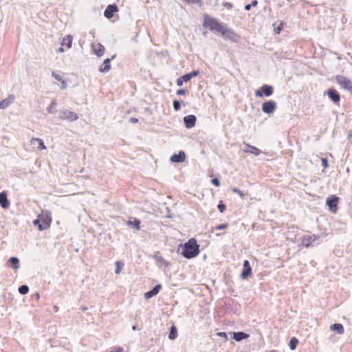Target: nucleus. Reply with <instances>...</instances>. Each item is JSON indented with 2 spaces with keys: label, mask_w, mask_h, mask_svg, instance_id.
<instances>
[{
  "label": "nucleus",
  "mask_w": 352,
  "mask_h": 352,
  "mask_svg": "<svg viewBox=\"0 0 352 352\" xmlns=\"http://www.w3.org/2000/svg\"><path fill=\"white\" fill-rule=\"evenodd\" d=\"M30 142L32 144L34 145H36V144H37V148L40 151L46 148V146H45L44 142L41 139L33 138L31 139Z\"/></svg>",
  "instance_id": "nucleus-20"
},
{
  "label": "nucleus",
  "mask_w": 352,
  "mask_h": 352,
  "mask_svg": "<svg viewBox=\"0 0 352 352\" xmlns=\"http://www.w3.org/2000/svg\"><path fill=\"white\" fill-rule=\"evenodd\" d=\"M182 255L186 258H192L199 253V245L195 238L190 239L184 245L182 246Z\"/></svg>",
  "instance_id": "nucleus-1"
},
{
  "label": "nucleus",
  "mask_w": 352,
  "mask_h": 352,
  "mask_svg": "<svg viewBox=\"0 0 352 352\" xmlns=\"http://www.w3.org/2000/svg\"><path fill=\"white\" fill-rule=\"evenodd\" d=\"M199 74L198 71H193L190 73L186 74L181 77L183 82H188L192 78L197 76Z\"/></svg>",
  "instance_id": "nucleus-23"
},
{
  "label": "nucleus",
  "mask_w": 352,
  "mask_h": 352,
  "mask_svg": "<svg viewBox=\"0 0 352 352\" xmlns=\"http://www.w3.org/2000/svg\"><path fill=\"white\" fill-rule=\"evenodd\" d=\"M91 48L94 54L98 57H101L105 52L104 47L100 43L94 42L91 45Z\"/></svg>",
  "instance_id": "nucleus-7"
},
{
  "label": "nucleus",
  "mask_w": 352,
  "mask_h": 352,
  "mask_svg": "<svg viewBox=\"0 0 352 352\" xmlns=\"http://www.w3.org/2000/svg\"><path fill=\"white\" fill-rule=\"evenodd\" d=\"M161 289V285H156L152 290L147 292L144 294V298L146 299H149L153 296L157 295Z\"/></svg>",
  "instance_id": "nucleus-18"
},
{
  "label": "nucleus",
  "mask_w": 352,
  "mask_h": 352,
  "mask_svg": "<svg viewBox=\"0 0 352 352\" xmlns=\"http://www.w3.org/2000/svg\"><path fill=\"white\" fill-rule=\"evenodd\" d=\"M116 274H118L120 273L122 267L124 266V263L121 261H116Z\"/></svg>",
  "instance_id": "nucleus-31"
},
{
  "label": "nucleus",
  "mask_w": 352,
  "mask_h": 352,
  "mask_svg": "<svg viewBox=\"0 0 352 352\" xmlns=\"http://www.w3.org/2000/svg\"><path fill=\"white\" fill-rule=\"evenodd\" d=\"M52 218L48 211H43L37 216V219L33 221V224L38 227L40 231L48 229L52 223Z\"/></svg>",
  "instance_id": "nucleus-2"
},
{
  "label": "nucleus",
  "mask_w": 352,
  "mask_h": 352,
  "mask_svg": "<svg viewBox=\"0 0 352 352\" xmlns=\"http://www.w3.org/2000/svg\"><path fill=\"white\" fill-rule=\"evenodd\" d=\"M212 184L217 187H219L220 186V182L217 178L212 179L211 181Z\"/></svg>",
  "instance_id": "nucleus-38"
},
{
  "label": "nucleus",
  "mask_w": 352,
  "mask_h": 352,
  "mask_svg": "<svg viewBox=\"0 0 352 352\" xmlns=\"http://www.w3.org/2000/svg\"><path fill=\"white\" fill-rule=\"evenodd\" d=\"M217 334H218V336H219L224 337V338H227V335H226V333H224V332H219V333H218Z\"/></svg>",
  "instance_id": "nucleus-42"
},
{
  "label": "nucleus",
  "mask_w": 352,
  "mask_h": 352,
  "mask_svg": "<svg viewBox=\"0 0 352 352\" xmlns=\"http://www.w3.org/2000/svg\"><path fill=\"white\" fill-rule=\"evenodd\" d=\"M274 91L273 87L267 85H264L261 87V89H257L255 91L256 97L261 98L263 96H270L272 95Z\"/></svg>",
  "instance_id": "nucleus-5"
},
{
  "label": "nucleus",
  "mask_w": 352,
  "mask_h": 352,
  "mask_svg": "<svg viewBox=\"0 0 352 352\" xmlns=\"http://www.w3.org/2000/svg\"><path fill=\"white\" fill-rule=\"evenodd\" d=\"M224 6L227 7L228 8H232V4L230 3H225Z\"/></svg>",
  "instance_id": "nucleus-44"
},
{
  "label": "nucleus",
  "mask_w": 352,
  "mask_h": 352,
  "mask_svg": "<svg viewBox=\"0 0 352 352\" xmlns=\"http://www.w3.org/2000/svg\"><path fill=\"white\" fill-rule=\"evenodd\" d=\"M55 104H56L55 100H53V101L52 102L51 106H52V107H53V106H54Z\"/></svg>",
  "instance_id": "nucleus-49"
},
{
  "label": "nucleus",
  "mask_w": 352,
  "mask_h": 352,
  "mask_svg": "<svg viewBox=\"0 0 352 352\" xmlns=\"http://www.w3.org/2000/svg\"><path fill=\"white\" fill-rule=\"evenodd\" d=\"M130 121L132 122V123H137L138 122V118H131L130 119Z\"/></svg>",
  "instance_id": "nucleus-43"
},
{
  "label": "nucleus",
  "mask_w": 352,
  "mask_h": 352,
  "mask_svg": "<svg viewBox=\"0 0 352 352\" xmlns=\"http://www.w3.org/2000/svg\"><path fill=\"white\" fill-rule=\"evenodd\" d=\"M115 57L116 55L112 56L111 59H113ZM110 62L111 58H106L103 62V65L99 68L100 72L106 73L109 72L111 67Z\"/></svg>",
  "instance_id": "nucleus-13"
},
{
  "label": "nucleus",
  "mask_w": 352,
  "mask_h": 352,
  "mask_svg": "<svg viewBox=\"0 0 352 352\" xmlns=\"http://www.w3.org/2000/svg\"><path fill=\"white\" fill-rule=\"evenodd\" d=\"M336 79L338 83L345 89H347L352 92V82L350 79L343 76H337Z\"/></svg>",
  "instance_id": "nucleus-6"
},
{
  "label": "nucleus",
  "mask_w": 352,
  "mask_h": 352,
  "mask_svg": "<svg viewBox=\"0 0 352 352\" xmlns=\"http://www.w3.org/2000/svg\"><path fill=\"white\" fill-rule=\"evenodd\" d=\"M258 4V1L256 0H254L250 4L252 6H256Z\"/></svg>",
  "instance_id": "nucleus-45"
},
{
  "label": "nucleus",
  "mask_w": 352,
  "mask_h": 352,
  "mask_svg": "<svg viewBox=\"0 0 352 352\" xmlns=\"http://www.w3.org/2000/svg\"><path fill=\"white\" fill-rule=\"evenodd\" d=\"M349 138H351V137H352V133H350V134L349 135Z\"/></svg>",
  "instance_id": "nucleus-52"
},
{
  "label": "nucleus",
  "mask_w": 352,
  "mask_h": 352,
  "mask_svg": "<svg viewBox=\"0 0 352 352\" xmlns=\"http://www.w3.org/2000/svg\"><path fill=\"white\" fill-rule=\"evenodd\" d=\"M186 3H198L199 6L202 5V0H184Z\"/></svg>",
  "instance_id": "nucleus-33"
},
{
  "label": "nucleus",
  "mask_w": 352,
  "mask_h": 352,
  "mask_svg": "<svg viewBox=\"0 0 352 352\" xmlns=\"http://www.w3.org/2000/svg\"><path fill=\"white\" fill-rule=\"evenodd\" d=\"M177 336V328L175 326H173L170 328V331L168 334V338L170 340H174Z\"/></svg>",
  "instance_id": "nucleus-29"
},
{
  "label": "nucleus",
  "mask_w": 352,
  "mask_h": 352,
  "mask_svg": "<svg viewBox=\"0 0 352 352\" xmlns=\"http://www.w3.org/2000/svg\"><path fill=\"white\" fill-rule=\"evenodd\" d=\"M173 107L176 111H179L180 109V103L177 100H174Z\"/></svg>",
  "instance_id": "nucleus-35"
},
{
  "label": "nucleus",
  "mask_w": 352,
  "mask_h": 352,
  "mask_svg": "<svg viewBox=\"0 0 352 352\" xmlns=\"http://www.w3.org/2000/svg\"><path fill=\"white\" fill-rule=\"evenodd\" d=\"M50 109H52V107L50 105V107L48 109V111L50 113L52 111Z\"/></svg>",
  "instance_id": "nucleus-50"
},
{
  "label": "nucleus",
  "mask_w": 352,
  "mask_h": 352,
  "mask_svg": "<svg viewBox=\"0 0 352 352\" xmlns=\"http://www.w3.org/2000/svg\"><path fill=\"white\" fill-rule=\"evenodd\" d=\"M58 52H60V53L63 52H64V49H63V47H60V48L58 49Z\"/></svg>",
  "instance_id": "nucleus-48"
},
{
  "label": "nucleus",
  "mask_w": 352,
  "mask_h": 352,
  "mask_svg": "<svg viewBox=\"0 0 352 352\" xmlns=\"http://www.w3.org/2000/svg\"><path fill=\"white\" fill-rule=\"evenodd\" d=\"M228 227V223H223V224H221V225L216 226L215 230H221V229H226Z\"/></svg>",
  "instance_id": "nucleus-37"
},
{
  "label": "nucleus",
  "mask_w": 352,
  "mask_h": 352,
  "mask_svg": "<svg viewBox=\"0 0 352 352\" xmlns=\"http://www.w3.org/2000/svg\"><path fill=\"white\" fill-rule=\"evenodd\" d=\"M248 337H249L248 334H247L244 332H241V331L234 333V334H233V338L236 341H241V340L248 338Z\"/></svg>",
  "instance_id": "nucleus-26"
},
{
  "label": "nucleus",
  "mask_w": 352,
  "mask_h": 352,
  "mask_svg": "<svg viewBox=\"0 0 352 352\" xmlns=\"http://www.w3.org/2000/svg\"><path fill=\"white\" fill-rule=\"evenodd\" d=\"M203 26L205 28H208L210 31L219 33L223 28V25L219 23L217 19L210 16L208 14H204Z\"/></svg>",
  "instance_id": "nucleus-3"
},
{
  "label": "nucleus",
  "mask_w": 352,
  "mask_h": 352,
  "mask_svg": "<svg viewBox=\"0 0 352 352\" xmlns=\"http://www.w3.org/2000/svg\"><path fill=\"white\" fill-rule=\"evenodd\" d=\"M9 261L14 269L17 270L19 268V261L16 257H11Z\"/></svg>",
  "instance_id": "nucleus-28"
},
{
  "label": "nucleus",
  "mask_w": 352,
  "mask_h": 352,
  "mask_svg": "<svg viewBox=\"0 0 352 352\" xmlns=\"http://www.w3.org/2000/svg\"><path fill=\"white\" fill-rule=\"evenodd\" d=\"M232 191L236 194H238L241 197H244V194L242 191H241L240 190L237 189V188H232Z\"/></svg>",
  "instance_id": "nucleus-36"
},
{
  "label": "nucleus",
  "mask_w": 352,
  "mask_h": 352,
  "mask_svg": "<svg viewBox=\"0 0 352 352\" xmlns=\"http://www.w3.org/2000/svg\"><path fill=\"white\" fill-rule=\"evenodd\" d=\"M331 331H337L340 334H342L344 331V327L342 324L336 323L330 327Z\"/></svg>",
  "instance_id": "nucleus-24"
},
{
  "label": "nucleus",
  "mask_w": 352,
  "mask_h": 352,
  "mask_svg": "<svg viewBox=\"0 0 352 352\" xmlns=\"http://www.w3.org/2000/svg\"><path fill=\"white\" fill-rule=\"evenodd\" d=\"M52 76L57 80L60 81L61 82V88L65 89L67 87V82L63 78V76L60 74H57L55 72H52Z\"/></svg>",
  "instance_id": "nucleus-22"
},
{
  "label": "nucleus",
  "mask_w": 352,
  "mask_h": 352,
  "mask_svg": "<svg viewBox=\"0 0 352 352\" xmlns=\"http://www.w3.org/2000/svg\"><path fill=\"white\" fill-rule=\"evenodd\" d=\"M251 7H252V6H251L250 4H248V5H246V6H245V9L246 10H250V8H251Z\"/></svg>",
  "instance_id": "nucleus-46"
},
{
  "label": "nucleus",
  "mask_w": 352,
  "mask_h": 352,
  "mask_svg": "<svg viewBox=\"0 0 352 352\" xmlns=\"http://www.w3.org/2000/svg\"><path fill=\"white\" fill-rule=\"evenodd\" d=\"M133 330H136V326H133Z\"/></svg>",
  "instance_id": "nucleus-51"
},
{
  "label": "nucleus",
  "mask_w": 352,
  "mask_h": 352,
  "mask_svg": "<svg viewBox=\"0 0 352 352\" xmlns=\"http://www.w3.org/2000/svg\"><path fill=\"white\" fill-rule=\"evenodd\" d=\"M219 33L225 38L230 39L232 41H234L235 38L237 37L236 34H235V32L232 30L229 29L225 26L223 27Z\"/></svg>",
  "instance_id": "nucleus-9"
},
{
  "label": "nucleus",
  "mask_w": 352,
  "mask_h": 352,
  "mask_svg": "<svg viewBox=\"0 0 352 352\" xmlns=\"http://www.w3.org/2000/svg\"><path fill=\"white\" fill-rule=\"evenodd\" d=\"M61 45L62 46L63 45H66V47L69 49L72 47V36H70V35H67L65 36L63 38V41H62V43H61Z\"/></svg>",
  "instance_id": "nucleus-25"
},
{
  "label": "nucleus",
  "mask_w": 352,
  "mask_h": 352,
  "mask_svg": "<svg viewBox=\"0 0 352 352\" xmlns=\"http://www.w3.org/2000/svg\"><path fill=\"white\" fill-rule=\"evenodd\" d=\"M243 267L244 270L241 273V278H246L249 275H250L252 272V267L250 265V263L248 260L244 261L243 262Z\"/></svg>",
  "instance_id": "nucleus-14"
},
{
  "label": "nucleus",
  "mask_w": 352,
  "mask_h": 352,
  "mask_svg": "<svg viewBox=\"0 0 352 352\" xmlns=\"http://www.w3.org/2000/svg\"><path fill=\"white\" fill-rule=\"evenodd\" d=\"M186 156L183 151H180L178 154H174L171 156L170 160L173 162H183L185 160Z\"/></svg>",
  "instance_id": "nucleus-17"
},
{
  "label": "nucleus",
  "mask_w": 352,
  "mask_h": 352,
  "mask_svg": "<svg viewBox=\"0 0 352 352\" xmlns=\"http://www.w3.org/2000/svg\"><path fill=\"white\" fill-rule=\"evenodd\" d=\"M140 223L141 222L139 219H134L133 221H129L127 224L128 225H134L136 227L137 230H139L140 229Z\"/></svg>",
  "instance_id": "nucleus-30"
},
{
  "label": "nucleus",
  "mask_w": 352,
  "mask_h": 352,
  "mask_svg": "<svg viewBox=\"0 0 352 352\" xmlns=\"http://www.w3.org/2000/svg\"><path fill=\"white\" fill-rule=\"evenodd\" d=\"M118 11V8L116 4L109 5L104 12V15L107 19H111L113 16L115 12Z\"/></svg>",
  "instance_id": "nucleus-10"
},
{
  "label": "nucleus",
  "mask_w": 352,
  "mask_h": 352,
  "mask_svg": "<svg viewBox=\"0 0 352 352\" xmlns=\"http://www.w3.org/2000/svg\"><path fill=\"white\" fill-rule=\"evenodd\" d=\"M19 292L21 294H26L29 292V287L27 285H21L19 288Z\"/></svg>",
  "instance_id": "nucleus-32"
},
{
  "label": "nucleus",
  "mask_w": 352,
  "mask_h": 352,
  "mask_svg": "<svg viewBox=\"0 0 352 352\" xmlns=\"http://www.w3.org/2000/svg\"><path fill=\"white\" fill-rule=\"evenodd\" d=\"M217 208L221 212H223L226 210V206L222 203V201H220L217 206Z\"/></svg>",
  "instance_id": "nucleus-34"
},
{
  "label": "nucleus",
  "mask_w": 352,
  "mask_h": 352,
  "mask_svg": "<svg viewBox=\"0 0 352 352\" xmlns=\"http://www.w3.org/2000/svg\"><path fill=\"white\" fill-rule=\"evenodd\" d=\"M245 152L251 153L255 155H258L261 153V151L255 146H251L248 144H245Z\"/></svg>",
  "instance_id": "nucleus-21"
},
{
  "label": "nucleus",
  "mask_w": 352,
  "mask_h": 352,
  "mask_svg": "<svg viewBox=\"0 0 352 352\" xmlns=\"http://www.w3.org/2000/svg\"><path fill=\"white\" fill-rule=\"evenodd\" d=\"M298 342H299V341L296 338H295V337L292 338L289 341V344L290 349L295 350Z\"/></svg>",
  "instance_id": "nucleus-27"
},
{
  "label": "nucleus",
  "mask_w": 352,
  "mask_h": 352,
  "mask_svg": "<svg viewBox=\"0 0 352 352\" xmlns=\"http://www.w3.org/2000/svg\"><path fill=\"white\" fill-rule=\"evenodd\" d=\"M340 198L336 195H331L327 198L326 204L328 206L331 212L336 213L338 210V204Z\"/></svg>",
  "instance_id": "nucleus-4"
},
{
  "label": "nucleus",
  "mask_w": 352,
  "mask_h": 352,
  "mask_svg": "<svg viewBox=\"0 0 352 352\" xmlns=\"http://www.w3.org/2000/svg\"><path fill=\"white\" fill-rule=\"evenodd\" d=\"M61 118L72 122V121L76 120L78 118V116L74 112H72V111H68V110H65L62 112Z\"/></svg>",
  "instance_id": "nucleus-11"
},
{
  "label": "nucleus",
  "mask_w": 352,
  "mask_h": 352,
  "mask_svg": "<svg viewBox=\"0 0 352 352\" xmlns=\"http://www.w3.org/2000/svg\"><path fill=\"white\" fill-rule=\"evenodd\" d=\"M184 82L182 80V79L180 78H179L177 80V85L178 86H182L183 85Z\"/></svg>",
  "instance_id": "nucleus-41"
},
{
  "label": "nucleus",
  "mask_w": 352,
  "mask_h": 352,
  "mask_svg": "<svg viewBox=\"0 0 352 352\" xmlns=\"http://www.w3.org/2000/svg\"><path fill=\"white\" fill-rule=\"evenodd\" d=\"M322 165L324 168H327L328 167V162L327 159L322 158Z\"/></svg>",
  "instance_id": "nucleus-39"
},
{
  "label": "nucleus",
  "mask_w": 352,
  "mask_h": 352,
  "mask_svg": "<svg viewBox=\"0 0 352 352\" xmlns=\"http://www.w3.org/2000/svg\"><path fill=\"white\" fill-rule=\"evenodd\" d=\"M186 91L185 89H178L177 91V95H184V94H186Z\"/></svg>",
  "instance_id": "nucleus-40"
},
{
  "label": "nucleus",
  "mask_w": 352,
  "mask_h": 352,
  "mask_svg": "<svg viewBox=\"0 0 352 352\" xmlns=\"http://www.w3.org/2000/svg\"><path fill=\"white\" fill-rule=\"evenodd\" d=\"M15 99L14 95H9L8 98L0 102V109H6L11 104Z\"/></svg>",
  "instance_id": "nucleus-15"
},
{
  "label": "nucleus",
  "mask_w": 352,
  "mask_h": 352,
  "mask_svg": "<svg viewBox=\"0 0 352 352\" xmlns=\"http://www.w3.org/2000/svg\"><path fill=\"white\" fill-rule=\"evenodd\" d=\"M327 94L329 98L333 100L335 103H338L340 100V96L338 93L333 89H329Z\"/></svg>",
  "instance_id": "nucleus-16"
},
{
  "label": "nucleus",
  "mask_w": 352,
  "mask_h": 352,
  "mask_svg": "<svg viewBox=\"0 0 352 352\" xmlns=\"http://www.w3.org/2000/svg\"><path fill=\"white\" fill-rule=\"evenodd\" d=\"M276 107V103L274 100H269L263 103L262 104V110L265 113H273Z\"/></svg>",
  "instance_id": "nucleus-8"
},
{
  "label": "nucleus",
  "mask_w": 352,
  "mask_h": 352,
  "mask_svg": "<svg viewBox=\"0 0 352 352\" xmlns=\"http://www.w3.org/2000/svg\"><path fill=\"white\" fill-rule=\"evenodd\" d=\"M281 29H282V28H281V27H278V28H277V29L276 30V32L277 33H280V32Z\"/></svg>",
  "instance_id": "nucleus-47"
},
{
  "label": "nucleus",
  "mask_w": 352,
  "mask_h": 352,
  "mask_svg": "<svg viewBox=\"0 0 352 352\" xmlns=\"http://www.w3.org/2000/svg\"><path fill=\"white\" fill-rule=\"evenodd\" d=\"M197 118L194 115H188L184 118L185 126L188 129L192 128L195 125Z\"/></svg>",
  "instance_id": "nucleus-12"
},
{
  "label": "nucleus",
  "mask_w": 352,
  "mask_h": 352,
  "mask_svg": "<svg viewBox=\"0 0 352 352\" xmlns=\"http://www.w3.org/2000/svg\"><path fill=\"white\" fill-rule=\"evenodd\" d=\"M0 205L3 208H8L10 206V202L7 199V195L5 192L0 193Z\"/></svg>",
  "instance_id": "nucleus-19"
}]
</instances>
